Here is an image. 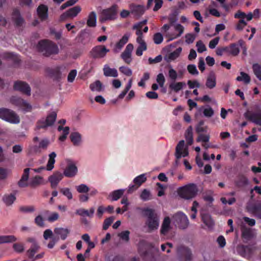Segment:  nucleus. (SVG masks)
Returning a JSON list of instances; mask_svg holds the SVG:
<instances>
[{
  "label": "nucleus",
  "mask_w": 261,
  "mask_h": 261,
  "mask_svg": "<svg viewBox=\"0 0 261 261\" xmlns=\"http://www.w3.org/2000/svg\"><path fill=\"white\" fill-rule=\"evenodd\" d=\"M198 192L197 186L194 184H189L179 187L177 190L179 196L185 199H190L196 196Z\"/></svg>",
  "instance_id": "obj_1"
},
{
  "label": "nucleus",
  "mask_w": 261,
  "mask_h": 261,
  "mask_svg": "<svg viewBox=\"0 0 261 261\" xmlns=\"http://www.w3.org/2000/svg\"><path fill=\"white\" fill-rule=\"evenodd\" d=\"M38 49L45 56L57 54L59 52L58 46L48 40H42L38 45Z\"/></svg>",
  "instance_id": "obj_2"
},
{
  "label": "nucleus",
  "mask_w": 261,
  "mask_h": 261,
  "mask_svg": "<svg viewBox=\"0 0 261 261\" xmlns=\"http://www.w3.org/2000/svg\"><path fill=\"white\" fill-rule=\"evenodd\" d=\"M0 118L12 124L20 122L19 116L13 111L6 109H0Z\"/></svg>",
  "instance_id": "obj_3"
},
{
  "label": "nucleus",
  "mask_w": 261,
  "mask_h": 261,
  "mask_svg": "<svg viewBox=\"0 0 261 261\" xmlns=\"http://www.w3.org/2000/svg\"><path fill=\"white\" fill-rule=\"evenodd\" d=\"M117 6L114 5L109 8L103 10L99 17L101 22L115 19L117 16Z\"/></svg>",
  "instance_id": "obj_4"
},
{
  "label": "nucleus",
  "mask_w": 261,
  "mask_h": 261,
  "mask_svg": "<svg viewBox=\"0 0 261 261\" xmlns=\"http://www.w3.org/2000/svg\"><path fill=\"white\" fill-rule=\"evenodd\" d=\"M145 212L147 217L146 225L148 228L151 230L157 229L159 225V219L157 215L151 209H146Z\"/></svg>",
  "instance_id": "obj_5"
},
{
  "label": "nucleus",
  "mask_w": 261,
  "mask_h": 261,
  "mask_svg": "<svg viewBox=\"0 0 261 261\" xmlns=\"http://www.w3.org/2000/svg\"><path fill=\"white\" fill-rule=\"evenodd\" d=\"M110 51V49L105 45H97L91 49L90 55L94 59H102L105 58Z\"/></svg>",
  "instance_id": "obj_6"
},
{
  "label": "nucleus",
  "mask_w": 261,
  "mask_h": 261,
  "mask_svg": "<svg viewBox=\"0 0 261 261\" xmlns=\"http://www.w3.org/2000/svg\"><path fill=\"white\" fill-rule=\"evenodd\" d=\"M173 218L179 227L181 229L187 228L189 225L188 217L184 213L179 212L173 216Z\"/></svg>",
  "instance_id": "obj_7"
},
{
  "label": "nucleus",
  "mask_w": 261,
  "mask_h": 261,
  "mask_svg": "<svg viewBox=\"0 0 261 261\" xmlns=\"http://www.w3.org/2000/svg\"><path fill=\"white\" fill-rule=\"evenodd\" d=\"M10 102L14 105L19 107L24 112H30L32 109V107L30 103L16 96L11 97Z\"/></svg>",
  "instance_id": "obj_8"
},
{
  "label": "nucleus",
  "mask_w": 261,
  "mask_h": 261,
  "mask_svg": "<svg viewBox=\"0 0 261 261\" xmlns=\"http://www.w3.org/2000/svg\"><path fill=\"white\" fill-rule=\"evenodd\" d=\"M67 166L64 170V175L67 177H74L77 173V167L74 162L70 160H67Z\"/></svg>",
  "instance_id": "obj_9"
},
{
  "label": "nucleus",
  "mask_w": 261,
  "mask_h": 261,
  "mask_svg": "<svg viewBox=\"0 0 261 261\" xmlns=\"http://www.w3.org/2000/svg\"><path fill=\"white\" fill-rule=\"evenodd\" d=\"M136 34L137 36L136 42L138 44L136 50V54L138 56H141L143 55V52L147 49V45L143 39L142 32L139 31Z\"/></svg>",
  "instance_id": "obj_10"
},
{
  "label": "nucleus",
  "mask_w": 261,
  "mask_h": 261,
  "mask_svg": "<svg viewBox=\"0 0 261 261\" xmlns=\"http://www.w3.org/2000/svg\"><path fill=\"white\" fill-rule=\"evenodd\" d=\"M57 118V114L53 112L48 115L45 119H41L38 123L39 128H45L52 125Z\"/></svg>",
  "instance_id": "obj_11"
},
{
  "label": "nucleus",
  "mask_w": 261,
  "mask_h": 261,
  "mask_svg": "<svg viewBox=\"0 0 261 261\" xmlns=\"http://www.w3.org/2000/svg\"><path fill=\"white\" fill-rule=\"evenodd\" d=\"M57 154L55 152H52L48 155V160L46 165V167H41L37 169H34V170L36 172H41L42 171L46 169L47 171H51L54 168V164L55 163V158Z\"/></svg>",
  "instance_id": "obj_12"
},
{
  "label": "nucleus",
  "mask_w": 261,
  "mask_h": 261,
  "mask_svg": "<svg viewBox=\"0 0 261 261\" xmlns=\"http://www.w3.org/2000/svg\"><path fill=\"white\" fill-rule=\"evenodd\" d=\"M130 35V33H126L122 37V38L115 44L113 49V51L114 53H119L122 50L124 45L126 44L127 42L128 41Z\"/></svg>",
  "instance_id": "obj_13"
},
{
  "label": "nucleus",
  "mask_w": 261,
  "mask_h": 261,
  "mask_svg": "<svg viewBox=\"0 0 261 261\" xmlns=\"http://www.w3.org/2000/svg\"><path fill=\"white\" fill-rule=\"evenodd\" d=\"M188 147L185 144V141L181 140L176 147V156L177 159L185 157L188 155Z\"/></svg>",
  "instance_id": "obj_14"
},
{
  "label": "nucleus",
  "mask_w": 261,
  "mask_h": 261,
  "mask_svg": "<svg viewBox=\"0 0 261 261\" xmlns=\"http://www.w3.org/2000/svg\"><path fill=\"white\" fill-rule=\"evenodd\" d=\"M134 45L132 43H129L121 55V58L127 64H130L132 61V53Z\"/></svg>",
  "instance_id": "obj_15"
},
{
  "label": "nucleus",
  "mask_w": 261,
  "mask_h": 261,
  "mask_svg": "<svg viewBox=\"0 0 261 261\" xmlns=\"http://www.w3.org/2000/svg\"><path fill=\"white\" fill-rule=\"evenodd\" d=\"M174 31L172 33L167 34L168 41H171L181 35L184 31V27L180 24H175L174 25Z\"/></svg>",
  "instance_id": "obj_16"
},
{
  "label": "nucleus",
  "mask_w": 261,
  "mask_h": 261,
  "mask_svg": "<svg viewBox=\"0 0 261 261\" xmlns=\"http://www.w3.org/2000/svg\"><path fill=\"white\" fill-rule=\"evenodd\" d=\"M246 118L250 120L253 122L261 125V111L257 110L255 112H247L245 114Z\"/></svg>",
  "instance_id": "obj_17"
},
{
  "label": "nucleus",
  "mask_w": 261,
  "mask_h": 261,
  "mask_svg": "<svg viewBox=\"0 0 261 261\" xmlns=\"http://www.w3.org/2000/svg\"><path fill=\"white\" fill-rule=\"evenodd\" d=\"M14 88L15 90L20 91L28 95L31 94V88L24 82L21 81L16 82L14 85Z\"/></svg>",
  "instance_id": "obj_18"
},
{
  "label": "nucleus",
  "mask_w": 261,
  "mask_h": 261,
  "mask_svg": "<svg viewBox=\"0 0 261 261\" xmlns=\"http://www.w3.org/2000/svg\"><path fill=\"white\" fill-rule=\"evenodd\" d=\"M63 175L60 172H56L48 177L52 188H55L58 183L62 180Z\"/></svg>",
  "instance_id": "obj_19"
},
{
  "label": "nucleus",
  "mask_w": 261,
  "mask_h": 261,
  "mask_svg": "<svg viewBox=\"0 0 261 261\" xmlns=\"http://www.w3.org/2000/svg\"><path fill=\"white\" fill-rule=\"evenodd\" d=\"M172 229L171 221L169 217H166L163 221L161 226V232L166 234Z\"/></svg>",
  "instance_id": "obj_20"
},
{
  "label": "nucleus",
  "mask_w": 261,
  "mask_h": 261,
  "mask_svg": "<svg viewBox=\"0 0 261 261\" xmlns=\"http://www.w3.org/2000/svg\"><path fill=\"white\" fill-rule=\"evenodd\" d=\"M181 50L182 48L181 47L177 48L174 51L167 55L165 58V60L167 62H171L174 61L179 57Z\"/></svg>",
  "instance_id": "obj_21"
},
{
  "label": "nucleus",
  "mask_w": 261,
  "mask_h": 261,
  "mask_svg": "<svg viewBox=\"0 0 261 261\" xmlns=\"http://www.w3.org/2000/svg\"><path fill=\"white\" fill-rule=\"evenodd\" d=\"M29 168H25L24 170L23 174L22 175V177L18 182V185L21 187H25L27 186H30L29 182H28V179L29 177Z\"/></svg>",
  "instance_id": "obj_22"
},
{
  "label": "nucleus",
  "mask_w": 261,
  "mask_h": 261,
  "mask_svg": "<svg viewBox=\"0 0 261 261\" xmlns=\"http://www.w3.org/2000/svg\"><path fill=\"white\" fill-rule=\"evenodd\" d=\"M202 221L208 228H212L214 222L212 220L211 216L207 213H201V214Z\"/></svg>",
  "instance_id": "obj_23"
},
{
  "label": "nucleus",
  "mask_w": 261,
  "mask_h": 261,
  "mask_svg": "<svg viewBox=\"0 0 261 261\" xmlns=\"http://www.w3.org/2000/svg\"><path fill=\"white\" fill-rule=\"evenodd\" d=\"M183 73V72L181 71H179L178 73L177 71L174 69H173L171 66H170L169 67L168 76L169 79L173 81H175L178 78H181Z\"/></svg>",
  "instance_id": "obj_24"
},
{
  "label": "nucleus",
  "mask_w": 261,
  "mask_h": 261,
  "mask_svg": "<svg viewBox=\"0 0 261 261\" xmlns=\"http://www.w3.org/2000/svg\"><path fill=\"white\" fill-rule=\"evenodd\" d=\"M71 141L74 146H80L82 144V136L78 132H72L70 135Z\"/></svg>",
  "instance_id": "obj_25"
},
{
  "label": "nucleus",
  "mask_w": 261,
  "mask_h": 261,
  "mask_svg": "<svg viewBox=\"0 0 261 261\" xmlns=\"http://www.w3.org/2000/svg\"><path fill=\"white\" fill-rule=\"evenodd\" d=\"M206 86L210 89H213L216 85V77L214 72H211L206 79Z\"/></svg>",
  "instance_id": "obj_26"
},
{
  "label": "nucleus",
  "mask_w": 261,
  "mask_h": 261,
  "mask_svg": "<svg viewBox=\"0 0 261 261\" xmlns=\"http://www.w3.org/2000/svg\"><path fill=\"white\" fill-rule=\"evenodd\" d=\"M54 232L57 236H60L61 239L65 240L69 233L70 230L66 228L60 227L55 228Z\"/></svg>",
  "instance_id": "obj_27"
},
{
  "label": "nucleus",
  "mask_w": 261,
  "mask_h": 261,
  "mask_svg": "<svg viewBox=\"0 0 261 261\" xmlns=\"http://www.w3.org/2000/svg\"><path fill=\"white\" fill-rule=\"evenodd\" d=\"M90 89L93 92H100L103 91L104 86L98 80L95 81L90 85Z\"/></svg>",
  "instance_id": "obj_28"
},
{
  "label": "nucleus",
  "mask_w": 261,
  "mask_h": 261,
  "mask_svg": "<svg viewBox=\"0 0 261 261\" xmlns=\"http://www.w3.org/2000/svg\"><path fill=\"white\" fill-rule=\"evenodd\" d=\"M48 9L44 5H41L37 9V13L40 18L42 20H45L48 17Z\"/></svg>",
  "instance_id": "obj_29"
},
{
  "label": "nucleus",
  "mask_w": 261,
  "mask_h": 261,
  "mask_svg": "<svg viewBox=\"0 0 261 261\" xmlns=\"http://www.w3.org/2000/svg\"><path fill=\"white\" fill-rule=\"evenodd\" d=\"M103 74L106 76L117 77L118 72L115 68H111L108 65H105L103 67Z\"/></svg>",
  "instance_id": "obj_30"
},
{
  "label": "nucleus",
  "mask_w": 261,
  "mask_h": 261,
  "mask_svg": "<svg viewBox=\"0 0 261 261\" xmlns=\"http://www.w3.org/2000/svg\"><path fill=\"white\" fill-rule=\"evenodd\" d=\"M186 86V84L184 82H172L169 85V88L175 92H178Z\"/></svg>",
  "instance_id": "obj_31"
},
{
  "label": "nucleus",
  "mask_w": 261,
  "mask_h": 261,
  "mask_svg": "<svg viewBox=\"0 0 261 261\" xmlns=\"http://www.w3.org/2000/svg\"><path fill=\"white\" fill-rule=\"evenodd\" d=\"M81 11V8L79 6H76L69 9L66 12L65 14L69 17H75Z\"/></svg>",
  "instance_id": "obj_32"
},
{
  "label": "nucleus",
  "mask_w": 261,
  "mask_h": 261,
  "mask_svg": "<svg viewBox=\"0 0 261 261\" xmlns=\"http://www.w3.org/2000/svg\"><path fill=\"white\" fill-rule=\"evenodd\" d=\"M87 25L89 27H95L96 25V14L94 12H91L88 15L87 21Z\"/></svg>",
  "instance_id": "obj_33"
},
{
  "label": "nucleus",
  "mask_w": 261,
  "mask_h": 261,
  "mask_svg": "<svg viewBox=\"0 0 261 261\" xmlns=\"http://www.w3.org/2000/svg\"><path fill=\"white\" fill-rule=\"evenodd\" d=\"M124 191V189H119L113 191L110 193L109 197L111 198L112 201H116L123 195Z\"/></svg>",
  "instance_id": "obj_34"
},
{
  "label": "nucleus",
  "mask_w": 261,
  "mask_h": 261,
  "mask_svg": "<svg viewBox=\"0 0 261 261\" xmlns=\"http://www.w3.org/2000/svg\"><path fill=\"white\" fill-rule=\"evenodd\" d=\"M242 237L247 240L250 239L252 237L251 230L249 228L246 227L243 225H241Z\"/></svg>",
  "instance_id": "obj_35"
},
{
  "label": "nucleus",
  "mask_w": 261,
  "mask_h": 261,
  "mask_svg": "<svg viewBox=\"0 0 261 261\" xmlns=\"http://www.w3.org/2000/svg\"><path fill=\"white\" fill-rule=\"evenodd\" d=\"M43 184V179L39 176H36L31 178L29 181V185L32 187H36Z\"/></svg>",
  "instance_id": "obj_36"
},
{
  "label": "nucleus",
  "mask_w": 261,
  "mask_h": 261,
  "mask_svg": "<svg viewBox=\"0 0 261 261\" xmlns=\"http://www.w3.org/2000/svg\"><path fill=\"white\" fill-rule=\"evenodd\" d=\"M17 240L13 235L0 236V244L12 243Z\"/></svg>",
  "instance_id": "obj_37"
},
{
  "label": "nucleus",
  "mask_w": 261,
  "mask_h": 261,
  "mask_svg": "<svg viewBox=\"0 0 261 261\" xmlns=\"http://www.w3.org/2000/svg\"><path fill=\"white\" fill-rule=\"evenodd\" d=\"M94 211L95 210L93 207H91L90 209L89 212L88 210H85L84 208H80L76 210V213L82 216H86L88 217H91L93 216Z\"/></svg>",
  "instance_id": "obj_38"
},
{
  "label": "nucleus",
  "mask_w": 261,
  "mask_h": 261,
  "mask_svg": "<svg viewBox=\"0 0 261 261\" xmlns=\"http://www.w3.org/2000/svg\"><path fill=\"white\" fill-rule=\"evenodd\" d=\"M185 138L187 143L189 145H191V144H192L193 142V128L192 126H189L186 130L185 133Z\"/></svg>",
  "instance_id": "obj_39"
},
{
  "label": "nucleus",
  "mask_w": 261,
  "mask_h": 261,
  "mask_svg": "<svg viewBox=\"0 0 261 261\" xmlns=\"http://www.w3.org/2000/svg\"><path fill=\"white\" fill-rule=\"evenodd\" d=\"M236 80L239 82H242L245 84H248L250 83L251 79L248 74L244 72H241L240 75L236 78Z\"/></svg>",
  "instance_id": "obj_40"
},
{
  "label": "nucleus",
  "mask_w": 261,
  "mask_h": 261,
  "mask_svg": "<svg viewBox=\"0 0 261 261\" xmlns=\"http://www.w3.org/2000/svg\"><path fill=\"white\" fill-rule=\"evenodd\" d=\"M248 179L244 175L239 176L235 181L236 186L238 187H244L248 185Z\"/></svg>",
  "instance_id": "obj_41"
},
{
  "label": "nucleus",
  "mask_w": 261,
  "mask_h": 261,
  "mask_svg": "<svg viewBox=\"0 0 261 261\" xmlns=\"http://www.w3.org/2000/svg\"><path fill=\"white\" fill-rule=\"evenodd\" d=\"M132 83H133V80H132V79H130L128 81V82L125 86V89L118 96V99H122L124 97V96H125L126 93L129 91V90L131 88L132 86Z\"/></svg>",
  "instance_id": "obj_42"
},
{
  "label": "nucleus",
  "mask_w": 261,
  "mask_h": 261,
  "mask_svg": "<svg viewBox=\"0 0 261 261\" xmlns=\"http://www.w3.org/2000/svg\"><path fill=\"white\" fill-rule=\"evenodd\" d=\"M75 189L80 194H87L90 191L89 187L85 184H81L76 186Z\"/></svg>",
  "instance_id": "obj_43"
},
{
  "label": "nucleus",
  "mask_w": 261,
  "mask_h": 261,
  "mask_svg": "<svg viewBox=\"0 0 261 261\" xmlns=\"http://www.w3.org/2000/svg\"><path fill=\"white\" fill-rule=\"evenodd\" d=\"M147 179L146 174H142L137 177H136L133 182L138 187H140L143 183L145 182Z\"/></svg>",
  "instance_id": "obj_44"
},
{
  "label": "nucleus",
  "mask_w": 261,
  "mask_h": 261,
  "mask_svg": "<svg viewBox=\"0 0 261 261\" xmlns=\"http://www.w3.org/2000/svg\"><path fill=\"white\" fill-rule=\"evenodd\" d=\"M39 249V246L38 244H34V245H31V247L27 251L29 257L30 258H33Z\"/></svg>",
  "instance_id": "obj_45"
},
{
  "label": "nucleus",
  "mask_w": 261,
  "mask_h": 261,
  "mask_svg": "<svg viewBox=\"0 0 261 261\" xmlns=\"http://www.w3.org/2000/svg\"><path fill=\"white\" fill-rule=\"evenodd\" d=\"M240 53V48L238 45L233 43L229 45V55L236 56Z\"/></svg>",
  "instance_id": "obj_46"
},
{
  "label": "nucleus",
  "mask_w": 261,
  "mask_h": 261,
  "mask_svg": "<svg viewBox=\"0 0 261 261\" xmlns=\"http://www.w3.org/2000/svg\"><path fill=\"white\" fill-rule=\"evenodd\" d=\"M246 253L245 257H250L252 255L256 250L257 248L256 246L253 245H248L245 247Z\"/></svg>",
  "instance_id": "obj_47"
},
{
  "label": "nucleus",
  "mask_w": 261,
  "mask_h": 261,
  "mask_svg": "<svg viewBox=\"0 0 261 261\" xmlns=\"http://www.w3.org/2000/svg\"><path fill=\"white\" fill-rule=\"evenodd\" d=\"M140 198L143 201H148L151 199V194L147 189H144L141 194H140Z\"/></svg>",
  "instance_id": "obj_48"
},
{
  "label": "nucleus",
  "mask_w": 261,
  "mask_h": 261,
  "mask_svg": "<svg viewBox=\"0 0 261 261\" xmlns=\"http://www.w3.org/2000/svg\"><path fill=\"white\" fill-rule=\"evenodd\" d=\"M49 141L48 139H43L39 142V145L38 147H37V146L34 147V150L36 151H37V150L39 148L46 149L47 148V146L49 145Z\"/></svg>",
  "instance_id": "obj_49"
},
{
  "label": "nucleus",
  "mask_w": 261,
  "mask_h": 261,
  "mask_svg": "<svg viewBox=\"0 0 261 261\" xmlns=\"http://www.w3.org/2000/svg\"><path fill=\"white\" fill-rule=\"evenodd\" d=\"M35 223L40 227L45 226L44 219L42 215H39L36 217L34 220Z\"/></svg>",
  "instance_id": "obj_50"
},
{
  "label": "nucleus",
  "mask_w": 261,
  "mask_h": 261,
  "mask_svg": "<svg viewBox=\"0 0 261 261\" xmlns=\"http://www.w3.org/2000/svg\"><path fill=\"white\" fill-rule=\"evenodd\" d=\"M178 252L183 254L187 259L191 258V253L189 249L186 247H181L178 249Z\"/></svg>",
  "instance_id": "obj_51"
},
{
  "label": "nucleus",
  "mask_w": 261,
  "mask_h": 261,
  "mask_svg": "<svg viewBox=\"0 0 261 261\" xmlns=\"http://www.w3.org/2000/svg\"><path fill=\"white\" fill-rule=\"evenodd\" d=\"M254 73L257 79L261 81V66L258 64H255L252 66Z\"/></svg>",
  "instance_id": "obj_52"
},
{
  "label": "nucleus",
  "mask_w": 261,
  "mask_h": 261,
  "mask_svg": "<svg viewBox=\"0 0 261 261\" xmlns=\"http://www.w3.org/2000/svg\"><path fill=\"white\" fill-rule=\"evenodd\" d=\"M16 198L13 195H6L3 198L4 202L7 205H11L15 200Z\"/></svg>",
  "instance_id": "obj_53"
},
{
  "label": "nucleus",
  "mask_w": 261,
  "mask_h": 261,
  "mask_svg": "<svg viewBox=\"0 0 261 261\" xmlns=\"http://www.w3.org/2000/svg\"><path fill=\"white\" fill-rule=\"evenodd\" d=\"M129 234L128 230H125L119 233L118 236L122 240L127 242L129 240Z\"/></svg>",
  "instance_id": "obj_54"
},
{
  "label": "nucleus",
  "mask_w": 261,
  "mask_h": 261,
  "mask_svg": "<svg viewBox=\"0 0 261 261\" xmlns=\"http://www.w3.org/2000/svg\"><path fill=\"white\" fill-rule=\"evenodd\" d=\"M13 248L17 253H22L24 250V245L22 243H14L13 245Z\"/></svg>",
  "instance_id": "obj_55"
},
{
  "label": "nucleus",
  "mask_w": 261,
  "mask_h": 261,
  "mask_svg": "<svg viewBox=\"0 0 261 261\" xmlns=\"http://www.w3.org/2000/svg\"><path fill=\"white\" fill-rule=\"evenodd\" d=\"M153 40L155 44H160L163 41V36L160 33H156L153 35Z\"/></svg>",
  "instance_id": "obj_56"
},
{
  "label": "nucleus",
  "mask_w": 261,
  "mask_h": 261,
  "mask_svg": "<svg viewBox=\"0 0 261 261\" xmlns=\"http://www.w3.org/2000/svg\"><path fill=\"white\" fill-rule=\"evenodd\" d=\"M114 219L115 218L112 216L106 219L103 222V229L104 230H107L114 221Z\"/></svg>",
  "instance_id": "obj_57"
},
{
  "label": "nucleus",
  "mask_w": 261,
  "mask_h": 261,
  "mask_svg": "<svg viewBox=\"0 0 261 261\" xmlns=\"http://www.w3.org/2000/svg\"><path fill=\"white\" fill-rule=\"evenodd\" d=\"M156 81L161 87L164 86L165 82V78L162 73H160L157 75Z\"/></svg>",
  "instance_id": "obj_58"
},
{
  "label": "nucleus",
  "mask_w": 261,
  "mask_h": 261,
  "mask_svg": "<svg viewBox=\"0 0 261 261\" xmlns=\"http://www.w3.org/2000/svg\"><path fill=\"white\" fill-rule=\"evenodd\" d=\"M120 71L126 76H130L132 74V71L128 67L126 66H121L119 68Z\"/></svg>",
  "instance_id": "obj_59"
},
{
  "label": "nucleus",
  "mask_w": 261,
  "mask_h": 261,
  "mask_svg": "<svg viewBox=\"0 0 261 261\" xmlns=\"http://www.w3.org/2000/svg\"><path fill=\"white\" fill-rule=\"evenodd\" d=\"M196 47L197 49V51L199 53H203V51L206 50L205 45L201 40H199L197 42Z\"/></svg>",
  "instance_id": "obj_60"
},
{
  "label": "nucleus",
  "mask_w": 261,
  "mask_h": 261,
  "mask_svg": "<svg viewBox=\"0 0 261 261\" xmlns=\"http://www.w3.org/2000/svg\"><path fill=\"white\" fill-rule=\"evenodd\" d=\"M187 70L192 75H198V71L196 68V65L190 64L187 66Z\"/></svg>",
  "instance_id": "obj_61"
},
{
  "label": "nucleus",
  "mask_w": 261,
  "mask_h": 261,
  "mask_svg": "<svg viewBox=\"0 0 261 261\" xmlns=\"http://www.w3.org/2000/svg\"><path fill=\"white\" fill-rule=\"evenodd\" d=\"M210 136L208 135H203L200 134L196 139V141L198 142H202L204 143H207L209 141Z\"/></svg>",
  "instance_id": "obj_62"
},
{
  "label": "nucleus",
  "mask_w": 261,
  "mask_h": 261,
  "mask_svg": "<svg viewBox=\"0 0 261 261\" xmlns=\"http://www.w3.org/2000/svg\"><path fill=\"white\" fill-rule=\"evenodd\" d=\"M69 128L68 126H66L63 128V134L59 137V140L60 141L63 142L64 141L67 135L69 134Z\"/></svg>",
  "instance_id": "obj_63"
},
{
  "label": "nucleus",
  "mask_w": 261,
  "mask_h": 261,
  "mask_svg": "<svg viewBox=\"0 0 261 261\" xmlns=\"http://www.w3.org/2000/svg\"><path fill=\"white\" fill-rule=\"evenodd\" d=\"M203 113L204 116L206 117H211L214 115V112L212 108L207 107L204 109Z\"/></svg>",
  "instance_id": "obj_64"
}]
</instances>
